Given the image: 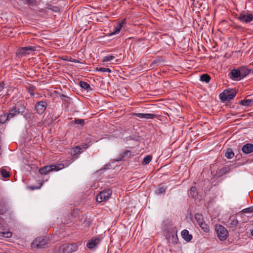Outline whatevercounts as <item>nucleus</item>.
<instances>
[{
    "label": "nucleus",
    "instance_id": "nucleus-1",
    "mask_svg": "<svg viewBox=\"0 0 253 253\" xmlns=\"http://www.w3.org/2000/svg\"><path fill=\"white\" fill-rule=\"evenodd\" d=\"M73 162L70 161L69 163L68 162H65L66 165L64 164H60L56 165H49L46 166L42 168H41L39 171L41 174H46L48 172L51 171H58L64 168L65 167L68 166L70 164H71Z\"/></svg>",
    "mask_w": 253,
    "mask_h": 253
},
{
    "label": "nucleus",
    "instance_id": "nucleus-2",
    "mask_svg": "<svg viewBox=\"0 0 253 253\" xmlns=\"http://www.w3.org/2000/svg\"><path fill=\"white\" fill-rule=\"evenodd\" d=\"M76 243L65 244L58 248L54 253H72L78 249Z\"/></svg>",
    "mask_w": 253,
    "mask_h": 253
},
{
    "label": "nucleus",
    "instance_id": "nucleus-3",
    "mask_svg": "<svg viewBox=\"0 0 253 253\" xmlns=\"http://www.w3.org/2000/svg\"><path fill=\"white\" fill-rule=\"evenodd\" d=\"M112 193V190L109 188L104 189L101 191L96 196L97 202L101 203L104 201H106L109 199Z\"/></svg>",
    "mask_w": 253,
    "mask_h": 253
},
{
    "label": "nucleus",
    "instance_id": "nucleus-4",
    "mask_svg": "<svg viewBox=\"0 0 253 253\" xmlns=\"http://www.w3.org/2000/svg\"><path fill=\"white\" fill-rule=\"evenodd\" d=\"M215 229L217 235L220 241H224L227 239L228 233L224 227L220 225H216Z\"/></svg>",
    "mask_w": 253,
    "mask_h": 253
},
{
    "label": "nucleus",
    "instance_id": "nucleus-5",
    "mask_svg": "<svg viewBox=\"0 0 253 253\" xmlns=\"http://www.w3.org/2000/svg\"><path fill=\"white\" fill-rule=\"evenodd\" d=\"M236 95V92L233 90H225L219 95L220 99L223 101H230L233 99Z\"/></svg>",
    "mask_w": 253,
    "mask_h": 253
},
{
    "label": "nucleus",
    "instance_id": "nucleus-6",
    "mask_svg": "<svg viewBox=\"0 0 253 253\" xmlns=\"http://www.w3.org/2000/svg\"><path fill=\"white\" fill-rule=\"evenodd\" d=\"M48 244V240L43 237H38L33 241L31 246L33 248H42Z\"/></svg>",
    "mask_w": 253,
    "mask_h": 253
},
{
    "label": "nucleus",
    "instance_id": "nucleus-7",
    "mask_svg": "<svg viewBox=\"0 0 253 253\" xmlns=\"http://www.w3.org/2000/svg\"><path fill=\"white\" fill-rule=\"evenodd\" d=\"M24 108L22 107L21 109H20L16 106H13L9 111V113L7 114V117L10 120L12 118L15 117L17 116L19 113L24 112Z\"/></svg>",
    "mask_w": 253,
    "mask_h": 253
},
{
    "label": "nucleus",
    "instance_id": "nucleus-8",
    "mask_svg": "<svg viewBox=\"0 0 253 253\" xmlns=\"http://www.w3.org/2000/svg\"><path fill=\"white\" fill-rule=\"evenodd\" d=\"M47 107V103L45 101H41L36 103L35 109L37 112L39 114L43 113Z\"/></svg>",
    "mask_w": 253,
    "mask_h": 253
},
{
    "label": "nucleus",
    "instance_id": "nucleus-9",
    "mask_svg": "<svg viewBox=\"0 0 253 253\" xmlns=\"http://www.w3.org/2000/svg\"><path fill=\"white\" fill-rule=\"evenodd\" d=\"M238 19L242 23H249L253 20V15L251 14H245L243 13H241L239 14Z\"/></svg>",
    "mask_w": 253,
    "mask_h": 253
},
{
    "label": "nucleus",
    "instance_id": "nucleus-10",
    "mask_svg": "<svg viewBox=\"0 0 253 253\" xmlns=\"http://www.w3.org/2000/svg\"><path fill=\"white\" fill-rule=\"evenodd\" d=\"M35 50V47L32 46L21 47L19 49V54L21 56H24Z\"/></svg>",
    "mask_w": 253,
    "mask_h": 253
},
{
    "label": "nucleus",
    "instance_id": "nucleus-11",
    "mask_svg": "<svg viewBox=\"0 0 253 253\" xmlns=\"http://www.w3.org/2000/svg\"><path fill=\"white\" fill-rule=\"evenodd\" d=\"M133 115L140 119H153L157 117V115L151 113H133Z\"/></svg>",
    "mask_w": 253,
    "mask_h": 253
},
{
    "label": "nucleus",
    "instance_id": "nucleus-12",
    "mask_svg": "<svg viewBox=\"0 0 253 253\" xmlns=\"http://www.w3.org/2000/svg\"><path fill=\"white\" fill-rule=\"evenodd\" d=\"M230 74V78L234 81H240L242 80L239 68L237 69H232L231 71Z\"/></svg>",
    "mask_w": 253,
    "mask_h": 253
},
{
    "label": "nucleus",
    "instance_id": "nucleus-13",
    "mask_svg": "<svg viewBox=\"0 0 253 253\" xmlns=\"http://www.w3.org/2000/svg\"><path fill=\"white\" fill-rule=\"evenodd\" d=\"M227 224L229 228H235L238 224V220L236 217L232 216L227 222Z\"/></svg>",
    "mask_w": 253,
    "mask_h": 253
},
{
    "label": "nucleus",
    "instance_id": "nucleus-14",
    "mask_svg": "<svg viewBox=\"0 0 253 253\" xmlns=\"http://www.w3.org/2000/svg\"><path fill=\"white\" fill-rule=\"evenodd\" d=\"M100 242V239L99 238H92L88 240L86 246L89 249H93Z\"/></svg>",
    "mask_w": 253,
    "mask_h": 253
},
{
    "label": "nucleus",
    "instance_id": "nucleus-15",
    "mask_svg": "<svg viewBox=\"0 0 253 253\" xmlns=\"http://www.w3.org/2000/svg\"><path fill=\"white\" fill-rule=\"evenodd\" d=\"M243 152L248 154L253 152V144L251 143H247L245 144L242 148Z\"/></svg>",
    "mask_w": 253,
    "mask_h": 253
},
{
    "label": "nucleus",
    "instance_id": "nucleus-16",
    "mask_svg": "<svg viewBox=\"0 0 253 253\" xmlns=\"http://www.w3.org/2000/svg\"><path fill=\"white\" fill-rule=\"evenodd\" d=\"M182 237L187 242H190L192 239V235L190 234L187 230L184 229L181 233Z\"/></svg>",
    "mask_w": 253,
    "mask_h": 253
},
{
    "label": "nucleus",
    "instance_id": "nucleus-17",
    "mask_svg": "<svg viewBox=\"0 0 253 253\" xmlns=\"http://www.w3.org/2000/svg\"><path fill=\"white\" fill-rule=\"evenodd\" d=\"M125 23V19H124L121 22L119 23L115 28L114 31L110 34L111 35H113L119 33L123 26Z\"/></svg>",
    "mask_w": 253,
    "mask_h": 253
},
{
    "label": "nucleus",
    "instance_id": "nucleus-18",
    "mask_svg": "<svg viewBox=\"0 0 253 253\" xmlns=\"http://www.w3.org/2000/svg\"><path fill=\"white\" fill-rule=\"evenodd\" d=\"M239 103L243 106L246 107L251 106L253 104V100L252 99H244L240 101Z\"/></svg>",
    "mask_w": 253,
    "mask_h": 253
},
{
    "label": "nucleus",
    "instance_id": "nucleus-19",
    "mask_svg": "<svg viewBox=\"0 0 253 253\" xmlns=\"http://www.w3.org/2000/svg\"><path fill=\"white\" fill-rule=\"evenodd\" d=\"M239 70L241 73L242 79L249 75L250 72V70L246 67L240 68Z\"/></svg>",
    "mask_w": 253,
    "mask_h": 253
},
{
    "label": "nucleus",
    "instance_id": "nucleus-20",
    "mask_svg": "<svg viewBox=\"0 0 253 253\" xmlns=\"http://www.w3.org/2000/svg\"><path fill=\"white\" fill-rule=\"evenodd\" d=\"M80 86L87 91H88L89 89H91L90 85L87 83L86 82L84 81H81L79 83Z\"/></svg>",
    "mask_w": 253,
    "mask_h": 253
},
{
    "label": "nucleus",
    "instance_id": "nucleus-21",
    "mask_svg": "<svg viewBox=\"0 0 253 253\" xmlns=\"http://www.w3.org/2000/svg\"><path fill=\"white\" fill-rule=\"evenodd\" d=\"M167 187L162 185H160L158 189L157 190L156 193L158 194H164Z\"/></svg>",
    "mask_w": 253,
    "mask_h": 253
},
{
    "label": "nucleus",
    "instance_id": "nucleus-22",
    "mask_svg": "<svg viewBox=\"0 0 253 253\" xmlns=\"http://www.w3.org/2000/svg\"><path fill=\"white\" fill-rule=\"evenodd\" d=\"M210 76L207 74H203L200 77V80L202 82H205L207 83H208L210 82Z\"/></svg>",
    "mask_w": 253,
    "mask_h": 253
},
{
    "label": "nucleus",
    "instance_id": "nucleus-23",
    "mask_svg": "<svg viewBox=\"0 0 253 253\" xmlns=\"http://www.w3.org/2000/svg\"><path fill=\"white\" fill-rule=\"evenodd\" d=\"M12 233L10 231H0V237L4 238H10L12 236Z\"/></svg>",
    "mask_w": 253,
    "mask_h": 253
},
{
    "label": "nucleus",
    "instance_id": "nucleus-24",
    "mask_svg": "<svg viewBox=\"0 0 253 253\" xmlns=\"http://www.w3.org/2000/svg\"><path fill=\"white\" fill-rule=\"evenodd\" d=\"M199 225L205 232L208 233L210 231V228L209 226L205 222H203L202 223H201V224Z\"/></svg>",
    "mask_w": 253,
    "mask_h": 253
},
{
    "label": "nucleus",
    "instance_id": "nucleus-25",
    "mask_svg": "<svg viewBox=\"0 0 253 253\" xmlns=\"http://www.w3.org/2000/svg\"><path fill=\"white\" fill-rule=\"evenodd\" d=\"M225 156L227 159H231L234 156V153L231 149H228L225 153Z\"/></svg>",
    "mask_w": 253,
    "mask_h": 253
},
{
    "label": "nucleus",
    "instance_id": "nucleus-26",
    "mask_svg": "<svg viewBox=\"0 0 253 253\" xmlns=\"http://www.w3.org/2000/svg\"><path fill=\"white\" fill-rule=\"evenodd\" d=\"M9 119L7 117V114H2L0 115V123L4 124L6 121H9Z\"/></svg>",
    "mask_w": 253,
    "mask_h": 253
},
{
    "label": "nucleus",
    "instance_id": "nucleus-27",
    "mask_svg": "<svg viewBox=\"0 0 253 253\" xmlns=\"http://www.w3.org/2000/svg\"><path fill=\"white\" fill-rule=\"evenodd\" d=\"M0 173L1 174L2 176L4 178H7L10 176L9 172L6 169L3 168L0 169Z\"/></svg>",
    "mask_w": 253,
    "mask_h": 253
},
{
    "label": "nucleus",
    "instance_id": "nucleus-28",
    "mask_svg": "<svg viewBox=\"0 0 253 253\" xmlns=\"http://www.w3.org/2000/svg\"><path fill=\"white\" fill-rule=\"evenodd\" d=\"M195 218L198 224H200L201 223L204 222L203 215L201 214L196 213L195 215Z\"/></svg>",
    "mask_w": 253,
    "mask_h": 253
},
{
    "label": "nucleus",
    "instance_id": "nucleus-29",
    "mask_svg": "<svg viewBox=\"0 0 253 253\" xmlns=\"http://www.w3.org/2000/svg\"><path fill=\"white\" fill-rule=\"evenodd\" d=\"M115 58V57L113 55H108L107 56L103 57L102 61L103 62L110 61L114 59Z\"/></svg>",
    "mask_w": 253,
    "mask_h": 253
},
{
    "label": "nucleus",
    "instance_id": "nucleus-30",
    "mask_svg": "<svg viewBox=\"0 0 253 253\" xmlns=\"http://www.w3.org/2000/svg\"><path fill=\"white\" fill-rule=\"evenodd\" d=\"M152 157L151 155H148L143 158L142 162L143 165L148 164L152 160Z\"/></svg>",
    "mask_w": 253,
    "mask_h": 253
},
{
    "label": "nucleus",
    "instance_id": "nucleus-31",
    "mask_svg": "<svg viewBox=\"0 0 253 253\" xmlns=\"http://www.w3.org/2000/svg\"><path fill=\"white\" fill-rule=\"evenodd\" d=\"M7 210L6 206L4 203L0 204V215L5 213Z\"/></svg>",
    "mask_w": 253,
    "mask_h": 253
},
{
    "label": "nucleus",
    "instance_id": "nucleus-32",
    "mask_svg": "<svg viewBox=\"0 0 253 253\" xmlns=\"http://www.w3.org/2000/svg\"><path fill=\"white\" fill-rule=\"evenodd\" d=\"M82 152V148L80 146H77L73 149V154L75 155L77 154H80Z\"/></svg>",
    "mask_w": 253,
    "mask_h": 253
},
{
    "label": "nucleus",
    "instance_id": "nucleus-33",
    "mask_svg": "<svg viewBox=\"0 0 253 253\" xmlns=\"http://www.w3.org/2000/svg\"><path fill=\"white\" fill-rule=\"evenodd\" d=\"M96 71L101 72H111V70L108 68H96Z\"/></svg>",
    "mask_w": 253,
    "mask_h": 253
},
{
    "label": "nucleus",
    "instance_id": "nucleus-34",
    "mask_svg": "<svg viewBox=\"0 0 253 253\" xmlns=\"http://www.w3.org/2000/svg\"><path fill=\"white\" fill-rule=\"evenodd\" d=\"M48 8L55 12H59L60 11L59 7L52 5V4H49L48 5Z\"/></svg>",
    "mask_w": 253,
    "mask_h": 253
},
{
    "label": "nucleus",
    "instance_id": "nucleus-35",
    "mask_svg": "<svg viewBox=\"0 0 253 253\" xmlns=\"http://www.w3.org/2000/svg\"><path fill=\"white\" fill-rule=\"evenodd\" d=\"M243 213H253V206L250 207L248 208L243 209L242 211Z\"/></svg>",
    "mask_w": 253,
    "mask_h": 253
},
{
    "label": "nucleus",
    "instance_id": "nucleus-36",
    "mask_svg": "<svg viewBox=\"0 0 253 253\" xmlns=\"http://www.w3.org/2000/svg\"><path fill=\"white\" fill-rule=\"evenodd\" d=\"M196 188L195 187H192L190 190V193L192 195V197H195L196 195Z\"/></svg>",
    "mask_w": 253,
    "mask_h": 253
},
{
    "label": "nucleus",
    "instance_id": "nucleus-37",
    "mask_svg": "<svg viewBox=\"0 0 253 253\" xmlns=\"http://www.w3.org/2000/svg\"><path fill=\"white\" fill-rule=\"evenodd\" d=\"M27 3L31 5L34 6L36 4L37 0H26Z\"/></svg>",
    "mask_w": 253,
    "mask_h": 253
},
{
    "label": "nucleus",
    "instance_id": "nucleus-38",
    "mask_svg": "<svg viewBox=\"0 0 253 253\" xmlns=\"http://www.w3.org/2000/svg\"><path fill=\"white\" fill-rule=\"evenodd\" d=\"M74 122L76 124H81L83 125L84 124V120L80 119H75Z\"/></svg>",
    "mask_w": 253,
    "mask_h": 253
},
{
    "label": "nucleus",
    "instance_id": "nucleus-39",
    "mask_svg": "<svg viewBox=\"0 0 253 253\" xmlns=\"http://www.w3.org/2000/svg\"><path fill=\"white\" fill-rule=\"evenodd\" d=\"M67 60L68 61H70V62H75V63H81L79 60H78L73 58L72 57L69 58L68 59H67Z\"/></svg>",
    "mask_w": 253,
    "mask_h": 253
},
{
    "label": "nucleus",
    "instance_id": "nucleus-40",
    "mask_svg": "<svg viewBox=\"0 0 253 253\" xmlns=\"http://www.w3.org/2000/svg\"><path fill=\"white\" fill-rule=\"evenodd\" d=\"M4 220L1 217H0V228H2L4 227Z\"/></svg>",
    "mask_w": 253,
    "mask_h": 253
},
{
    "label": "nucleus",
    "instance_id": "nucleus-41",
    "mask_svg": "<svg viewBox=\"0 0 253 253\" xmlns=\"http://www.w3.org/2000/svg\"><path fill=\"white\" fill-rule=\"evenodd\" d=\"M4 87V83L1 82L0 83V93L3 90Z\"/></svg>",
    "mask_w": 253,
    "mask_h": 253
},
{
    "label": "nucleus",
    "instance_id": "nucleus-42",
    "mask_svg": "<svg viewBox=\"0 0 253 253\" xmlns=\"http://www.w3.org/2000/svg\"><path fill=\"white\" fill-rule=\"evenodd\" d=\"M229 168L228 167H225L221 169L222 171H223V172H226V171H229Z\"/></svg>",
    "mask_w": 253,
    "mask_h": 253
},
{
    "label": "nucleus",
    "instance_id": "nucleus-43",
    "mask_svg": "<svg viewBox=\"0 0 253 253\" xmlns=\"http://www.w3.org/2000/svg\"><path fill=\"white\" fill-rule=\"evenodd\" d=\"M29 92L31 95L33 96L34 95V93L33 91H30Z\"/></svg>",
    "mask_w": 253,
    "mask_h": 253
},
{
    "label": "nucleus",
    "instance_id": "nucleus-44",
    "mask_svg": "<svg viewBox=\"0 0 253 253\" xmlns=\"http://www.w3.org/2000/svg\"><path fill=\"white\" fill-rule=\"evenodd\" d=\"M126 153V154L127 155L128 153H129V154H130L131 152L130 151H127Z\"/></svg>",
    "mask_w": 253,
    "mask_h": 253
},
{
    "label": "nucleus",
    "instance_id": "nucleus-45",
    "mask_svg": "<svg viewBox=\"0 0 253 253\" xmlns=\"http://www.w3.org/2000/svg\"><path fill=\"white\" fill-rule=\"evenodd\" d=\"M36 188H36V187H31V189H32V190L35 189H36Z\"/></svg>",
    "mask_w": 253,
    "mask_h": 253
},
{
    "label": "nucleus",
    "instance_id": "nucleus-46",
    "mask_svg": "<svg viewBox=\"0 0 253 253\" xmlns=\"http://www.w3.org/2000/svg\"><path fill=\"white\" fill-rule=\"evenodd\" d=\"M251 234L253 236V229L251 231Z\"/></svg>",
    "mask_w": 253,
    "mask_h": 253
},
{
    "label": "nucleus",
    "instance_id": "nucleus-47",
    "mask_svg": "<svg viewBox=\"0 0 253 253\" xmlns=\"http://www.w3.org/2000/svg\"><path fill=\"white\" fill-rule=\"evenodd\" d=\"M42 183H41V186L40 187H39L38 188H40V187L42 186Z\"/></svg>",
    "mask_w": 253,
    "mask_h": 253
}]
</instances>
